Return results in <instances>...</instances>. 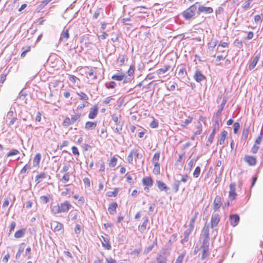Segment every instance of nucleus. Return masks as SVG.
Wrapping results in <instances>:
<instances>
[{
  "label": "nucleus",
  "instance_id": "32",
  "mask_svg": "<svg viewBox=\"0 0 263 263\" xmlns=\"http://www.w3.org/2000/svg\"><path fill=\"white\" fill-rule=\"evenodd\" d=\"M186 74V69L184 67L179 69L178 75L180 78H183L185 75Z\"/></svg>",
  "mask_w": 263,
  "mask_h": 263
},
{
  "label": "nucleus",
  "instance_id": "4",
  "mask_svg": "<svg viewBox=\"0 0 263 263\" xmlns=\"http://www.w3.org/2000/svg\"><path fill=\"white\" fill-rule=\"evenodd\" d=\"M121 118V116L120 115L113 114L111 116V120L116 125L114 132L119 134L122 130V127L124 124V122L120 120Z\"/></svg>",
  "mask_w": 263,
  "mask_h": 263
},
{
  "label": "nucleus",
  "instance_id": "15",
  "mask_svg": "<svg viewBox=\"0 0 263 263\" xmlns=\"http://www.w3.org/2000/svg\"><path fill=\"white\" fill-rule=\"evenodd\" d=\"M244 160L250 165H254L256 163V159L253 156H246Z\"/></svg>",
  "mask_w": 263,
  "mask_h": 263
},
{
  "label": "nucleus",
  "instance_id": "57",
  "mask_svg": "<svg viewBox=\"0 0 263 263\" xmlns=\"http://www.w3.org/2000/svg\"><path fill=\"white\" fill-rule=\"evenodd\" d=\"M252 1L253 0H248L246 2V4L243 6L244 10H247L250 7V4Z\"/></svg>",
  "mask_w": 263,
  "mask_h": 263
},
{
  "label": "nucleus",
  "instance_id": "47",
  "mask_svg": "<svg viewBox=\"0 0 263 263\" xmlns=\"http://www.w3.org/2000/svg\"><path fill=\"white\" fill-rule=\"evenodd\" d=\"M25 255L27 256V258L28 259H30L31 258V248L30 247L26 248L25 251Z\"/></svg>",
  "mask_w": 263,
  "mask_h": 263
},
{
  "label": "nucleus",
  "instance_id": "53",
  "mask_svg": "<svg viewBox=\"0 0 263 263\" xmlns=\"http://www.w3.org/2000/svg\"><path fill=\"white\" fill-rule=\"evenodd\" d=\"M128 74L129 76H133L134 73V66L131 65L128 69L127 71Z\"/></svg>",
  "mask_w": 263,
  "mask_h": 263
},
{
  "label": "nucleus",
  "instance_id": "58",
  "mask_svg": "<svg viewBox=\"0 0 263 263\" xmlns=\"http://www.w3.org/2000/svg\"><path fill=\"white\" fill-rule=\"evenodd\" d=\"M188 178H189V176L185 174V175H182L181 178L180 180V182H183L184 183L186 182Z\"/></svg>",
  "mask_w": 263,
  "mask_h": 263
},
{
  "label": "nucleus",
  "instance_id": "35",
  "mask_svg": "<svg viewBox=\"0 0 263 263\" xmlns=\"http://www.w3.org/2000/svg\"><path fill=\"white\" fill-rule=\"evenodd\" d=\"M157 261L158 263H166V257L160 255L157 258Z\"/></svg>",
  "mask_w": 263,
  "mask_h": 263
},
{
  "label": "nucleus",
  "instance_id": "9",
  "mask_svg": "<svg viewBox=\"0 0 263 263\" xmlns=\"http://www.w3.org/2000/svg\"><path fill=\"white\" fill-rule=\"evenodd\" d=\"M218 128H219V122H218L217 120H215V123L214 124V127H213L212 132L208 138V142L211 143L213 142V140L214 139V136L215 134L216 130Z\"/></svg>",
  "mask_w": 263,
  "mask_h": 263
},
{
  "label": "nucleus",
  "instance_id": "63",
  "mask_svg": "<svg viewBox=\"0 0 263 263\" xmlns=\"http://www.w3.org/2000/svg\"><path fill=\"white\" fill-rule=\"evenodd\" d=\"M10 258V255L9 254H7L2 259V263H7L9 258Z\"/></svg>",
  "mask_w": 263,
  "mask_h": 263
},
{
  "label": "nucleus",
  "instance_id": "5",
  "mask_svg": "<svg viewBox=\"0 0 263 263\" xmlns=\"http://www.w3.org/2000/svg\"><path fill=\"white\" fill-rule=\"evenodd\" d=\"M194 226H193L192 224L189 226V228H187L183 233V238L181 239V242L182 244H184L185 242H186L189 240V237L191 232L193 231Z\"/></svg>",
  "mask_w": 263,
  "mask_h": 263
},
{
  "label": "nucleus",
  "instance_id": "10",
  "mask_svg": "<svg viewBox=\"0 0 263 263\" xmlns=\"http://www.w3.org/2000/svg\"><path fill=\"white\" fill-rule=\"evenodd\" d=\"M221 198L220 196L217 195L216 196L213 202V209L214 211L218 210L221 205Z\"/></svg>",
  "mask_w": 263,
  "mask_h": 263
},
{
  "label": "nucleus",
  "instance_id": "19",
  "mask_svg": "<svg viewBox=\"0 0 263 263\" xmlns=\"http://www.w3.org/2000/svg\"><path fill=\"white\" fill-rule=\"evenodd\" d=\"M118 206V204L116 202H112L109 205L108 211L110 214L114 215L116 213V209Z\"/></svg>",
  "mask_w": 263,
  "mask_h": 263
},
{
  "label": "nucleus",
  "instance_id": "64",
  "mask_svg": "<svg viewBox=\"0 0 263 263\" xmlns=\"http://www.w3.org/2000/svg\"><path fill=\"white\" fill-rule=\"evenodd\" d=\"M106 260L107 263H117L116 261L111 257L107 258Z\"/></svg>",
  "mask_w": 263,
  "mask_h": 263
},
{
  "label": "nucleus",
  "instance_id": "29",
  "mask_svg": "<svg viewBox=\"0 0 263 263\" xmlns=\"http://www.w3.org/2000/svg\"><path fill=\"white\" fill-rule=\"evenodd\" d=\"M24 245H25L24 243H22L20 245L18 250L16 254V258L17 259L20 257L21 254L23 252V251L24 250Z\"/></svg>",
  "mask_w": 263,
  "mask_h": 263
},
{
  "label": "nucleus",
  "instance_id": "40",
  "mask_svg": "<svg viewBox=\"0 0 263 263\" xmlns=\"http://www.w3.org/2000/svg\"><path fill=\"white\" fill-rule=\"evenodd\" d=\"M78 95L80 97V99L84 101H87L88 100V97L83 92H80V93H77Z\"/></svg>",
  "mask_w": 263,
  "mask_h": 263
},
{
  "label": "nucleus",
  "instance_id": "11",
  "mask_svg": "<svg viewBox=\"0 0 263 263\" xmlns=\"http://www.w3.org/2000/svg\"><path fill=\"white\" fill-rule=\"evenodd\" d=\"M231 225L234 227L236 226L239 222V217L237 214H233L230 216Z\"/></svg>",
  "mask_w": 263,
  "mask_h": 263
},
{
  "label": "nucleus",
  "instance_id": "43",
  "mask_svg": "<svg viewBox=\"0 0 263 263\" xmlns=\"http://www.w3.org/2000/svg\"><path fill=\"white\" fill-rule=\"evenodd\" d=\"M200 173V167L199 166H197L193 173V176L195 178H197Z\"/></svg>",
  "mask_w": 263,
  "mask_h": 263
},
{
  "label": "nucleus",
  "instance_id": "50",
  "mask_svg": "<svg viewBox=\"0 0 263 263\" xmlns=\"http://www.w3.org/2000/svg\"><path fill=\"white\" fill-rule=\"evenodd\" d=\"M184 255L183 254H180L176 259L175 263H182Z\"/></svg>",
  "mask_w": 263,
  "mask_h": 263
},
{
  "label": "nucleus",
  "instance_id": "54",
  "mask_svg": "<svg viewBox=\"0 0 263 263\" xmlns=\"http://www.w3.org/2000/svg\"><path fill=\"white\" fill-rule=\"evenodd\" d=\"M30 166L26 164L25 166H24L23 168L21 171V174H25L27 172V170L30 169Z\"/></svg>",
  "mask_w": 263,
  "mask_h": 263
},
{
  "label": "nucleus",
  "instance_id": "49",
  "mask_svg": "<svg viewBox=\"0 0 263 263\" xmlns=\"http://www.w3.org/2000/svg\"><path fill=\"white\" fill-rule=\"evenodd\" d=\"M240 128V125L238 122H235L233 125V130L234 134H236Z\"/></svg>",
  "mask_w": 263,
  "mask_h": 263
},
{
  "label": "nucleus",
  "instance_id": "18",
  "mask_svg": "<svg viewBox=\"0 0 263 263\" xmlns=\"http://www.w3.org/2000/svg\"><path fill=\"white\" fill-rule=\"evenodd\" d=\"M69 32L68 30L67 29H64L63 32L61 34V37L60 40L62 42H66L69 38Z\"/></svg>",
  "mask_w": 263,
  "mask_h": 263
},
{
  "label": "nucleus",
  "instance_id": "48",
  "mask_svg": "<svg viewBox=\"0 0 263 263\" xmlns=\"http://www.w3.org/2000/svg\"><path fill=\"white\" fill-rule=\"evenodd\" d=\"M81 231V228L80 225L77 224L75 228H74V232H75V233L77 235V236H78L80 234Z\"/></svg>",
  "mask_w": 263,
  "mask_h": 263
},
{
  "label": "nucleus",
  "instance_id": "46",
  "mask_svg": "<svg viewBox=\"0 0 263 263\" xmlns=\"http://www.w3.org/2000/svg\"><path fill=\"white\" fill-rule=\"evenodd\" d=\"M87 75L89 77H92V79L93 80H95L97 79V75L95 74H94V72H93V70L92 69H91L90 70L88 73H87Z\"/></svg>",
  "mask_w": 263,
  "mask_h": 263
},
{
  "label": "nucleus",
  "instance_id": "1",
  "mask_svg": "<svg viewBox=\"0 0 263 263\" xmlns=\"http://www.w3.org/2000/svg\"><path fill=\"white\" fill-rule=\"evenodd\" d=\"M202 240V245L201 248L202 250L201 259H204L209 255V226L205 225L203 227L200 238Z\"/></svg>",
  "mask_w": 263,
  "mask_h": 263
},
{
  "label": "nucleus",
  "instance_id": "62",
  "mask_svg": "<svg viewBox=\"0 0 263 263\" xmlns=\"http://www.w3.org/2000/svg\"><path fill=\"white\" fill-rule=\"evenodd\" d=\"M41 200L44 203H46L49 201V198L45 196H43L41 197Z\"/></svg>",
  "mask_w": 263,
  "mask_h": 263
},
{
  "label": "nucleus",
  "instance_id": "33",
  "mask_svg": "<svg viewBox=\"0 0 263 263\" xmlns=\"http://www.w3.org/2000/svg\"><path fill=\"white\" fill-rule=\"evenodd\" d=\"M81 117V114L79 113V112H77V113H74V115L72 116L71 118H70L71 122H72L73 124H74L77 120H78L79 119V118H80Z\"/></svg>",
  "mask_w": 263,
  "mask_h": 263
},
{
  "label": "nucleus",
  "instance_id": "6",
  "mask_svg": "<svg viewBox=\"0 0 263 263\" xmlns=\"http://www.w3.org/2000/svg\"><path fill=\"white\" fill-rule=\"evenodd\" d=\"M236 184L234 183H231L230 185V191L229 193V197L232 200H234L236 197Z\"/></svg>",
  "mask_w": 263,
  "mask_h": 263
},
{
  "label": "nucleus",
  "instance_id": "51",
  "mask_svg": "<svg viewBox=\"0 0 263 263\" xmlns=\"http://www.w3.org/2000/svg\"><path fill=\"white\" fill-rule=\"evenodd\" d=\"M70 167V165L69 164H67L64 165L62 169L61 170V173H66L67 172L69 168Z\"/></svg>",
  "mask_w": 263,
  "mask_h": 263
},
{
  "label": "nucleus",
  "instance_id": "56",
  "mask_svg": "<svg viewBox=\"0 0 263 263\" xmlns=\"http://www.w3.org/2000/svg\"><path fill=\"white\" fill-rule=\"evenodd\" d=\"M101 10H102V9L100 8L99 9H97L95 11V12L94 13L93 15V18L97 19L99 17L100 13V11Z\"/></svg>",
  "mask_w": 263,
  "mask_h": 263
},
{
  "label": "nucleus",
  "instance_id": "23",
  "mask_svg": "<svg viewBox=\"0 0 263 263\" xmlns=\"http://www.w3.org/2000/svg\"><path fill=\"white\" fill-rule=\"evenodd\" d=\"M102 246L107 250H110L111 249V245L109 243L108 239L104 237H102Z\"/></svg>",
  "mask_w": 263,
  "mask_h": 263
},
{
  "label": "nucleus",
  "instance_id": "41",
  "mask_svg": "<svg viewBox=\"0 0 263 263\" xmlns=\"http://www.w3.org/2000/svg\"><path fill=\"white\" fill-rule=\"evenodd\" d=\"M117 159L113 157L109 161V165L110 167H115L117 164Z\"/></svg>",
  "mask_w": 263,
  "mask_h": 263
},
{
  "label": "nucleus",
  "instance_id": "21",
  "mask_svg": "<svg viewBox=\"0 0 263 263\" xmlns=\"http://www.w3.org/2000/svg\"><path fill=\"white\" fill-rule=\"evenodd\" d=\"M96 122L88 121L85 124V128L88 130H92L96 128Z\"/></svg>",
  "mask_w": 263,
  "mask_h": 263
},
{
  "label": "nucleus",
  "instance_id": "31",
  "mask_svg": "<svg viewBox=\"0 0 263 263\" xmlns=\"http://www.w3.org/2000/svg\"><path fill=\"white\" fill-rule=\"evenodd\" d=\"M227 135V132L225 130L223 131L221 133L220 139L219 141V143L220 145H222L224 143Z\"/></svg>",
  "mask_w": 263,
  "mask_h": 263
},
{
  "label": "nucleus",
  "instance_id": "44",
  "mask_svg": "<svg viewBox=\"0 0 263 263\" xmlns=\"http://www.w3.org/2000/svg\"><path fill=\"white\" fill-rule=\"evenodd\" d=\"M218 40H212L209 43V47L211 48H214L217 45L218 43Z\"/></svg>",
  "mask_w": 263,
  "mask_h": 263
},
{
  "label": "nucleus",
  "instance_id": "61",
  "mask_svg": "<svg viewBox=\"0 0 263 263\" xmlns=\"http://www.w3.org/2000/svg\"><path fill=\"white\" fill-rule=\"evenodd\" d=\"M15 226H16L15 222L12 221L11 223L10 227L9 234L14 230Z\"/></svg>",
  "mask_w": 263,
  "mask_h": 263
},
{
  "label": "nucleus",
  "instance_id": "26",
  "mask_svg": "<svg viewBox=\"0 0 263 263\" xmlns=\"http://www.w3.org/2000/svg\"><path fill=\"white\" fill-rule=\"evenodd\" d=\"M148 218L146 217L145 218V219L143 221V222L142 223V224L141 225V226L139 227V230L142 233L145 231V230L146 229V226H147V224L148 223Z\"/></svg>",
  "mask_w": 263,
  "mask_h": 263
},
{
  "label": "nucleus",
  "instance_id": "28",
  "mask_svg": "<svg viewBox=\"0 0 263 263\" xmlns=\"http://www.w3.org/2000/svg\"><path fill=\"white\" fill-rule=\"evenodd\" d=\"M170 65H165L162 68H160L157 70V73L159 75H161L164 74L166 71H167L170 68Z\"/></svg>",
  "mask_w": 263,
  "mask_h": 263
},
{
  "label": "nucleus",
  "instance_id": "7",
  "mask_svg": "<svg viewBox=\"0 0 263 263\" xmlns=\"http://www.w3.org/2000/svg\"><path fill=\"white\" fill-rule=\"evenodd\" d=\"M213 12V9L210 7H205L202 5L198 7L197 13L200 14L201 13H204L205 14H210Z\"/></svg>",
  "mask_w": 263,
  "mask_h": 263
},
{
  "label": "nucleus",
  "instance_id": "12",
  "mask_svg": "<svg viewBox=\"0 0 263 263\" xmlns=\"http://www.w3.org/2000/svg\"><path fill=\"white\" fill-rule=\"evenodd\" d=\"M194 78L197 82H201L206 79V77L198 70L195 71Z\"/></svg>",
  "mask_w": 263,
  "mask_h": 263
},
{
  "label": "nucleus",
  "instance_id": "55",
  "mask_svg": "<svg viewBox=\"0 0 263 263\" xmlns=\"http://www.w3.org/2000/svg\"><path fill=\"white\" fill-rule=\"evenodd\" d=\"M151 128H156L158 126V123L156 120H154L150 124Z\"/></svg>",
  "mask_w": 263,
  "mask_h": 263
},
{
  "label": "nucleus",
  "instance_id": "45",
  "mask_svg": "<svg viewBox=\"0 0 263 263\" xmlns=\"http://www.w3.org/2000/svg\"><path fill=\"white\" fill-rule=\"evenodd\" d=\"M20 153L19 151L17 149H13L12 151H11L9 153H8L7 156L8 157H11L14 155H17Z\"/></svg>",
  "mask_w": 263,
  "mask_h": 263
},
{
  "label": "nucleus",
  "instance_id": "20",
  "mask_svg": "<svg viewBox=\"0 0 263 263\" xmlns=\"http://www.w3.org/2000/svg\"><path fill=\"white\" fill-rule=\"evenodd\" d=\"M142 182L145 186H152L153 185V181L151 177H146L143 178Z\"/></svg>",
  "mask_w": 263,
  "mask_h": 263
},
{
  "label": "nucleus",
  "instance_id": "52",
  "mask_svg": "<svg viewBox=\"0 0 263 263\" xmlns=\"http://www.w3.org/2000/svg\"><path fill=\"white\" fill-rule=\"evenodd\" d=\"M106 87L108 88H114L116 86V83L114 81H111L109 84H106Z\"/></svg>",
  "mask_w": 263,
  "mask_h": 263
},
{
  "label": "nucleus",
  "instance_id": "38",
  "mask_svg": "<svg viewBox=\"0 0 263 263\" xmlns=\"http://www.w3.org/2000/svg\"><path fill=\"white\" fill-rule=\"evenodd\" d=\"M71 124H73V123L69 117H66L63 121V125L64 126H68Z\"/></svg>",
  "mask_w": 263,
  "mask_h": 263
},
{
  "label": "nucleus",
  "instance_id": "27",
  "mask_svg": "<svg viewBox=\"0 0 263 263\" xmlns=\"http://www.w3.org/2000/svg\"><path fill=\"white\" fill-rule=\"evenodd\" d=\"M136 153V149H133L130 151L129 154L127 157V161L129 163L133 164V155Z\"/></svg>",
  "mask_w": 263,
  "mask_h": 263
},
{
  "label": "nucleus",
  "instance_id": "14",
  "mask_svg": "<svg viewBox=\"0 0 263 263\" xmlns=\"http://www.w3.org/2000/svg\"><path fill=\"white\" fill-rule=\"evenodd\" d=\"M219 216L218 214L215 213L213 214L211 218V227L214 228V227L217 226L218 222H219Z\"/></svg>",
  "mask_w": 263,
  "mask_h": 263
},
{
  "label": "nucleus",
  "instance_id": "59",
  "mask_svg": "<svg viewBox=\"0 0 263 263\" xmlns=\"http://www.w3.org/2000/svg\"><path fill=\"white\" fill-rule=\"evenodd\" d=\"M259 148V146L256 144H254L252 148L251 152L253 154H256Z\"/></svg>",
  "mask_w": 263,
  "mask_h": 263
},
{
  "label": "nucleus",
  "instance_id": "30",
  "mask_svg": "<svg viewBox=\"0 0 263 263\" xmlns=\"http://www.w3.org/2000/svg\"><path fill=\"white\" fill-rule=\"evenodd\" d=\"M41 159V155L37 153L35 155L33 159V163L34 165H38Z\"/></svg>",
  "mask_w": 263,
  "mask_h": 263
},
{
  "label": "nucleus",
  "instance_id": "34",
  "mask_svg": "<svg viewBox=\"0 0 263 263\" xmlns=\"http://www.w3.org/2000/svg\"><path fill=\"white\" fill-rule=\"evenodd\" d=\"M160 154L159 152L156 153L153 158V162L154 164H159V160Z\"/></svg>",
  "mask_w": 263,
  "mask_h": 263
},
{
  "label": "nucleus",
  "instance_id": "8",
  "mask_svg": "<svg viewBox=\"0 0 263 263\" xmlns=\"http://www.w3.org/2000/svg\"><path fill=\"white\" fill-rule=\"evenodd\" d=\"M227 102V100L226 99L223 98V100L222 101V103L220 104V106H219V108L217 110V112L216 113V116L214 118L215 121L217 120L218 122H219V119L220 118V116L221 115V112L223 109L224 106Z\"/></svg>",
  "mask_w": 263,
  "mask_h": 263
},
{
  "label": "nucleus",
  "instance_id": "37",
  "mask_svg": "<svg viewBox=\"0 0 263 263\" xmlns=\"http://www.w3.org/2000/svg\"><path fill=\"white\" fill-rule=\"evenodd\" d=\"M46 177V175L45 173H41L40 174L37 175L35 177V181L38 183H40L42 179L45 178Z\"/></svg>",
  "mask_w": 263,
  "mask_h": 263
},
{
  "label": "nucleus",
  "instance_id": "17",
  "mask_svg": "<svg viewBox=\"0 0 263 263\" xmlns=\"http://www.w3.org/2000/svg\"><path fill=\"white\" fill-rule=\"evenodd\" d=\"M51 228L53 229L54 231H59L63 228V226L60 222L58 221H54L51 223Z\"/></svg>",
  "mask_w": 263,
  "mask_h": 263
},
{
  "label": "nucleus",
  "instance_id": "3",
  "mask_svg": "<svg viewBox=\"0 0 263 263\" xmlns=\"http://www.w3.org/2000/svg\"><path fill=\"white\" fill-rule=\"evenodd\" d=\"M197 4V3H196L182 12V15L186 20H190L194 18L197 10V7L196 6Z\"/></svg>",
  "mask_w": 263,
  "mask_h": 263
},
{
  "label": "nucleus",
  "instance_id": "2",
  "mask_svg": "<svg viewBox=\"0 0 263 263\" xmlns=\"http://www.w3.org/2000/svg\"><path fill=\"white\" fill-rule=\"evenodd\" d=\"M72 208V205L68 201H65L51 207V211L53 214L67 213Z\"/></svg>",
  "mask_w": 263,
  "mask_h": 263
},
{
  "label": "nucleus",
  "instance_id": "25",
  "mask_svg": "<svg viewBox=\"0 0 263 263\" xmlns=\"http://www.w3.org/2000/svg\"><path fill=\"white\" fill-rule=\"evenodd\" d=\"M125 74L122 73L114 74L111 77V79L117 81H122L124 79Z\"/></svg>",
  "mask_w": 263,
  "mask_h": 263
},
{
  "label": "nucleus",
  "instance_id": "36",
  "mask_svg": "<svg viewBox=\"0 0 263 263\" xmlns=\"http://www.w3.org/2000/svg\"><path fill=\"white\" fill-rule=\"evenodd\" d=\"M70 174L69 173H65L61 179V181L62 183H65L67 182L69 180Z\"/></svg>",
  "mask_w": 263,
  "mask_h": 263
},
{
  "label": "nucleus",
  "instance_id": "24",
  "mask_svg": "<svg viewBox=\"0 0 263 263\" xmlns=\"http://www.w3.org/2000/svg\"><path fill=\"white\" fill-rule=\"evenodd\" d=\"M26 230L25 229H22L17 231L15 234L14 237L16 238H20L24 236Z\"/></svg>",
  "mask_w": 263,
  "mask_h": 263
},
{
  "label": "nucleus",
  "instance_id": "39",
  "mask_svg": "<svg viewBox=\"0 0 263 263\" xmlns=\"http://www.w3.org/2000/svg\"><path fill=\"white\" fill-rule=\"evenodd\" d=\"M180 184V181L175 180L173 184V189L175 192H177L179 190V187Z\"/></svg>",
  "mask_w": 263,
  "mask_h": 263
},
{
  "label": "nucleus",
  "instance_id": "16",
  "mask_svg": "<svg viewBox=\"0 0 263 263\" xmlns=\"http://www.w3.org/2000/svg\"><path fill=\"white\" fill-rule=\"evenodd\" d=\"M98 112V108L97 106L90 108L88 114V118L93 119L96 118Z\"/></svg>",
  "mask_w": 263,
  "mask_h": 263
},
{
  "label": "nucleus",
  "instance_id": "13",
  "mask_svg": "<svg viewBox=\"0 0 263 263\" xmlns=\"http://www.w3.org/2000/svg\"><path fill=\"white\" fill-rule=\"evenodd\" d=\"M256 55L254 58L252 62H251V63L249 66V69L250 70L253 69L255 68V67L256 66V64H257V62L259 61V59L260 58V52H259V53H257L256 52Z\"/></svg>",
  "mask_w": 263,
  "mask_h": 263
},
{
  "label": "nucleus",
  "instance_id": "60",
  "mask_svg": "<svg viewBox=\"0 0 263 263\" xmlns=\"http://www.w3.org/2000/svg\"><path fill=\"white\" fill-rule=\"evenodd\" d=\"M263 134L261 133L260 135L257 137L255 141V144H259L261 141V139L262 138Z\"/></svg>",
  "mask_w": 263,
  "mask_h": 263
},
{
  "label": "nucleus",
  "instance_id": "42",
  "mask_svg": "<svg viewBox=\"0 0 263 263\" xmlns=\"http://www.w3.org/2000/svg\"><path fill=\"white\" fill-rule=\"evenodd\" d=\"M154 168L153 170V172L154 174L157 175L159 174L160 173V164H154Z\"/></svg>",
  "mask_w": 263,
  "mask_h": 263
},
{
  "label": "nucleus",
  "instance_id": "22",
  "mask_svg": "<svg viewBox=\"0 0 263 263\" xmlns=\"http://www.w3.org/2000/svg\"><path fill=\"white\" fill-rule=\"evenodd\" d=\"M157 186L160 191H167L168 187L166 185L160 180H157Z\"/></svg>",
  "mask_w": 263,
  "mask_h": 263
}]
</instances>
